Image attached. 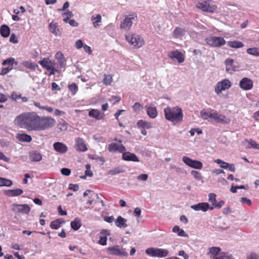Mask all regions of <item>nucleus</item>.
Segmentation results:
<instances>
[{
    "label": "nucleus",
    "mask_w": 259,
    "mask_h": 259,
    "mask_svg": "<svg viewBox=\"0 0 259 259\" xmlns=\"http://www.w3.org/2000/svg\"><path fill=\"white\" fill-rule=\"evenodd\" d=\"M38 118V116L35 112L24 113L17 116L15 122L21 128H25L28 131L36 130Z\"/></svg>",
    "instance_id": "1"
},
{
    "label": "nucleus",
    "mask_w": 259,
    "mask_h": 259,
    "mask_svg": "<svg viewBox=\"0 0 259 259\" xmlns=\"http://www.w3.org/2000/svg\"><path fill=\"white\" fill-rule=\"evenodd\" d=\"M164 112L165 118L174 123L182 121L183 114L182 109L179 107H168L164 109Z\"/></svg>",
    "instance_id": "2"
},
{
    "label": "nucleus",
    "mask_w": 259,
    "mask_h": 259,
    "mask_svg": "<svg viewBox=\"0 0 259 259\" xmlns=\"http://www.w3.org/2000/svg\"><path fill=\"white\" fill-rule=\"evenodd\" d=\"M37 130H45L52 127L55 123V120L51 117H42L38 116Z\"/></svg>",
    "instance_id": "3"
},
{
    "label": "nucleus",
    "mask_w": 259,
    "mask_h": 259,
    "mask_svg": "<svg viewBox=\"0 0 259 259\" xmlns=\"http://www.w3.org/2000/svg\"><path fill=\"white\" fill-rule=\"evenodd\" d=\"M146 253L151 256L163 257L168 254V251L165 249L150 247L145 251Z\"/></svg>",
    "instance_id": "4"
},
{
    "label": "nucleus",
    "mask_w": 259,
    "mask_h": 259,
    "mask_svg": "<svg viewBox=\"0 0 259 259\" xmlns=\"http://www.w3.org/2000/svg\"><path fill=\"white\" fill-rule=\"evenodd\" d=\"M125 39L135 47L140 48L144 44L143 39L138 34H128L125 35Z\"/></svg>",
    "instance_id": "5"
},
{
    "label": "nucleus",
    "mask_w": 259,
    "mask_h": 259,
    "mask_svg": "<svg viewBox=\"0 0 259 259\" xmlns=\"http://www.w3.org/2000/svg\"><path fill=\"white\" fill-rule=\"evenodd\" d=\"M197 7L204 12L210 13L214 12L217 8V7L213 4V3L210 0L198 3L197 5Z\"/></svg>",
    "instance_id": "6"
},
{
    "label": "nucleus",
    "mask_w": 259,
    "mask_h": 259,
    "mask_svg": "<svg viewBox=\"0 0 259 259\" xmlns=\"http://www.w3.org/2000/svg\"><path fill=\"white\" fill-rule=\"evenodd\" d=\"M231 86V82L227 79H224L217 83L215 86V92L219 95L223 91L229 89Z\"/></svg>",
    "instance_id": "7"
},
{
    "label": "nucleus",
    "mask_w": 259,
    "mask_h": 259,
    "mask_svg": "<svg viewBox=\"0 0 259 259\" xmlns=\"http://www.w3.org/2000/svg\"><path fill=\"white\" fill-rule=\"evenodd\" d=\"M183 161L188 166L195 169H200L202 167V163L201 161L193 160L187 156H183Z\"/></svg>",
    "instance_id": "8"
},
{
    "label": "nucleus",
    "mask_w": 259,
    "mask_h": 259,
    "mask_svg": "<svg viewBox=\"0 0 259 259\" xmlns=\"http://www.w3.org/2000/svg\"><path fill=\"white\" fill-rule=\"evenodd\" d=\"M108 253L113 255H117L120 256H126L127 253L124 251V249L120 248L119 245H114L109 247L107 249Z\"/></svg>",
    "instance_id": "9"
},
{
    "label": "nucleus",
    "mask_w": 259,
    "mask_h": 259,
    "mask_svg": "<svg viewBox=\"0 0 259 259\" xmlns=\"http://www.w3.org/2000/svg\"><path fill=\"white\" fill-rule=\"evenodd\" d=\"M206 40L209 45L215 47H221L226 43L225 40L221 37H211L207 38Z\"/></svg>",
    "instance_id": "10"
},
{
    "label": "nucleus",
    "mask_w": 259,
    "mask_h": 259,
    "mask_svg": "<svg viewBox=\"0 0 259 259\" xmlns=\"http://www.w3.org/2000/svg\"><path fill=\"white\" fill-rule=\"evenodd\" d=\"M12 206L13 208L12 209L14 212L28 214L30 211V207L26 204H18L14 203Z\"/></svg>",
    "instance_id": "11"
},
{
    "label": "nucleus",
    "mask_w": 259,
    "mask_h": 259,
    "mask_svg": "<svg viewBox=\"0 0 259 259\" xmlns=\"http://www.w3.org/2000/svg\"><path fill=\"white\" fill-rule=\"evenodd\" d=\"M136 17V13L125 16L124 21L121 23L120 27L124 29H130L133 24L132 20L135 19Z\"/></svg>",
    "instance_id": "12"
},
{
    "label": "nucleus",
    "mask_w": 259,
    "mask_h": 259,
    "mask_svg": "<svg viewBox=\"0 0 259 259\" xmlns=\"http://www.w3.org/2000/svg\"><path fill=\"white\" fill-rule=\"evenodd\" d=\"M168 56L174 61H177L179 63L183 62L184 61V57L183 54L178 51H174L170 52L168 54Z\"/></svg>",
    "instance_id": "13"
},
{
    "label": "nucleus",
    "mask_w": 259,
    "mask_h": 259,
    "mask_svg": "<svg viewBox=\"0 0 259 259\" xmlns=\"http://www.w3.org/2000/svg\"><path fill=\"white\" fill-rule=\"evenodd\" d=\"M213 120L216 122L222 123H229L231 120L225 116L219 114L217 111H213Z\"/></svg>",
    "instance_id": "14"
},
{
    "label": "nucleus",
    "mask_w": 259,
    "mask_h": 259,
    "mask_svg": "<svg viewBox=\"0 0 259 259\" xmlns=\"http://www.w3.org/2000/svg\"><path fill=\"white\" fill-rule=\"evenodd\" d=\"M75 141V148L76 150L80 152H84L88 150L87 146L82 138H77Z\"/></svg>",
    "instance_id": "15"
},
{
    "label": "nucleus",
    "mask_w": 259,
    "mask_h": 259,
    "mask_svg": "<svg viewBox=\"0 0 259 259\" xmlns=\"http://www.w3.org/2000/svg\"><path fill=\"white\" fill-rule=\"evenodd\" d=\"M239 85L241 89L244 90H249L252 88L253 82L249 78L244 77L240 80Z\"/></svg>",
    "instance_id": "16"
},
{
    "label": "nucleus",
    "mask_w": 259,
    "mask_h": 259,
    "mask_svg": "<svg viewBox=\"0 0 259 259\" xmlns=\"http://www.w3.org/2000/svg\"><path fill=\"white\" fill-rule=\"evenodd\" d=\"M53 147L56 152L61 154L65 153L68 150L67 146L63 143L59 142L54 143Z\"/></svg>",
    "instance_id": "17"
},
{
    "label": "nucleus",
    "mask_w": 259,
    "mask_h": 259,
    "mask_svg": "<svg viewBox=\"0 0 259 259\" xmlns=\"http://www.w3.org/2000/svg\"><path fill=\"white\" fill-rule=\"evenodd\" d=\"M191 208L196 211L202 210L205 212L208 210V203L207 202H200L191 206Z\"/></svg>",
    "instance_id": "18"
},
{
    "label": "nucleus",
    "mask_w": 259,
    "mask_h": 259,
    "mask_svg": "<svg viewBox=\"0 0 259 259\" xmlns=\"http://www.w3.org/2000/svg\"><path fill=\"white\" fill-rule=\"evenodd\" d=\"M122 159L125 161H132L135 162H139V158L134 154L129 152L123 153L122 154Z\"/></svg>",
    "instance_id": "19"
},
{
    "label": "nucleus",
    "mask_w": 259,
    "mask_h": 259,
    "mask_svg": "<svg viewBox=\"0 0 259 259\" xmlns=\"http://www.w3.org/2000/svg\"><path fill=\"white\" fill-rule=\"evenodd\" d=\"M145 108L147 109V115L150 118H154L157 116L158 112L156 107L152 105H147L145 106Z\"/></svg>",
    "instance_id": "20"
},
{
    "label": "nucleus",
    "mask_w": 259,
    "mask_h": 259,
    "mask_svg": "<svg viewBox=\"0 0 259 259\" xmlns=\"http://www.w3.org/2000/svg\"><path fill=\"white\" fill-rule=\"evenodd\" d=\"M29 158L32 161L38 162L42 159L41 154L37 151H32L29 152Z\"/></svg>",
    "instance_id": "21"
},
{
    "label": "nucleus",
    "mask_w": 259,
    "mask_h": 259,
    "mask_svg": "<svg viewBox=\"0 0 259 259\" xmlns=\"http://www.w3.org/2000/svg\"><path fill=\"white\" fill-rule=\"evenodd\" d=\"M89 115L90 117L95 118L97 120L102 119L104 116V113H101L97 109H92L89 112Z\"/></svg>",
    "instance_id": "22"
},
{
    "label": "nucleus",
    "mask_w": 259,
    "mask_h": 259,
    "mask_svg": "<svg viewBox=\"0 0 259 259\" xmlns=\"http://www.w3.org/2000/svg\"><path fill=\"white\" fill-rule=\"evenodd\" d=\"M114 222L116 226L118 228H125L127 226L126 223V220L121 216H118Z\"/></svg>",
    "instance_id": "23"
},
{
    "label": "nucleus",
    "mask_w": 259,
    "mask_h": 259,
    "mask_svg": "<svg viewBox=\"0 0 259 259\" xmlns=\"http://www.w3.org/2000/svg\"><path fill=\"white\" fill-rule=\"evenodd\" d=\"M11 29L10 27L6 25L3 24L0 28V34L4 37H8L10 34Z\"/></svg>",
    "instance_id": "24"
},
{
    "label": "nucleus",
    "mask_w": 259,
    "mask_h": 259,
    "mask_svg": "<svg viewBox=\"0 0 259 259\" xmlns=\"http://www.w3.org/2000/svg\"><path fill=\"white\" fill-rule=\"evenodd\" d=\"M234 60L232 59H227L225 61V65L226 66V70L229 73H232L235 71L233 64L234 63Z\"/></svg>",
    "instance_id": "25"
},
{
    "label": "nucleus",
    "mask_w": 259,
    "mask_h": 259,
    "mask_svg": "<svg viewBox=\"0 0 259 259\" xmlns=\"http://www.w3.org/2000/svg\"><path fill=\"white\" fill-rule=\"evenodd\" d=\"M23 192V190L21 189H16L13 190H8L5 191V193L9 196L14 197L19 196Z\"/></svg>",
    "instance_id": "26"
},
{
    "label": "nucleus",
    "mask_w": 259,
    "mask_h": 259,
    "mask_svg": "<svg viewBox=\"0 0 259 259\" xmlns=\"http://www.w3.org/2000/svg\"><path fill=\"white\" fill-rule=\"evenodd\" d=\"M185 30L182 28L177 27L172 32V36L175 38H180L185 35Z\"/></svg>",
    "instance_id": "27"
},
{
    "label": "nucleus",
    "mask_w": 259,
    "mask_h": 259,
    "mask_svg": "<svg viewBox=\"0 0 259 259\" xmlns=\"http://www.w3.org/2000/svg\"><path fill=\"white\" fill-rule=\"evenodd\" d=\"M56 59L57 60L58 63L61 67H64L65 59L63 53L61 52H58L55 55Z\"/></svg>",
    "instance_id": "28"
},
{
    "label": "nucleus",
    "mask_w": 259,
    "mask_h": 259,
    "mask_svg": "<svg viewBox=\"0 0 259 259\" xmlns=\"http://www.w3.org/2000/svg\"><path fill=\"white\" fill-rule=\"evenodd\" d=\"M213 111L212 110V112H208L202 110L200 112L201 117L204 119H207L209 121H212L213 120Z\"/></svg>",
    "instance_id": "29"
},
{
    "label": "nucleus",
    "mask_w": 259,
    "mask_h": 259,
    "mask_svg": "<svg viewBox=\"0 0 259 259\" xmlns=\"http://www.w3.org/2000/svg\"><path fill=\"white\" fill-rule=\"evenodd\" d=\"M17 138L20 142H30L32 140L31 137L26 134H18Z\"/></svg>",
    "instance_id": "30"
},
{
    "label": "nucleus",
    "mask_w": 259,
    "mask_h": 259,
    "mask_svg": "<svg viewBox=\"0 0 259 259\" xmlns=\"http://www.w3.org/2000/svg\"><path fill=\"white\" fill-rule=\"evenodd\" d=\"M71 228L75 230H78L81 226V221L78 218H75L70 223Z\"/></svg>",
    "instance_id": "31"
},
{
    "label": "nucleus",
    "mask_w": 259,
    "mask_h": 259,
    "mask_svg": "<svg viewBox=\"0 0 259 259\" xmlns=\"http://www.w3.org/2000/svg\"><path fill=\"white\" fill-rule=\"evenodd\" d=\"M50 31L55 35L60 34V31L56 23L51 22L49 25Z\"/></svg>",
    "instance_id": "32"
},
{
    "label": "nucleus",
    "mask_w": 259,
    "mask_h": 259,
    "mask_svg": "<svg viewBox=\"0 0 259 259\" xmlns=\"http://www.w3.org/2000/svg\"><path fill=\"white\" fill-rule=\"evenodd\" d=\"M101 16L100 14H97L96 16L93 15L91 17L92 21L95 20V21L93 22V24L94 27L97 28L99 26V23L101 22Z\"/></svg>",
    "instance_id": "33"
},
{
    "label": "nucleus",
    "mask_w": 259,
    "mask_h": 259,
    "mask_svg": "<svg viewBox=\"0 0 259 259\" xmlns=\"http://www.w3.org/2000/svg\"><path fill=\"white\" fill-rule=\"evenodd\" d=\"M212 259H234L231 255L224 252H221L219 256H213L211 257Z\"/></svg>",
    "instance_id": "34"
},
{
    "label": "nucleus",
    "mask_w": 259,
    "mask_h": 259,
    "mask_svg": "<svg viewBox=\"0 0 259 259\" xmlns=\"http://www.w3.org/2000/svg\"><path fill=\"white\" fill-rule=\"evenodd\" d=\"M62 223L63 222H61L60 219L54 220L51 223L50 227L53 229H58L60 227Z\"/></svg>",
    "instance_id": "35"
},
{
    "label": "nucleus",
    "mask_w": 259,
    "mask_h": 259,
    "mask_svg": "<svg viewBox=\"0 0 259 259\" xmlns=\"http://www.w3.org/2000/svg\"><path fill=\"white\" fill-rule=\"evenodd\" d=\"M137 125L138 127L142 128L146 127L149 128L152 127L151 124L150 122L143 120L138 121L137 122Z\"/></svg>",
    "instance_id": "36"
},
{
    "label": "nucleus",
    "mask_w": 259,
    "mask_h": 259,
    "mask_svg": "<svg viewBox=\"0 0 259 259\" xmlns=\"http://www.w3.org/2000/svg\"><path fill=\"white\" fill-rule=\"evenodd\" d=\"M228 45L233 48H240L243 46V44L239 41H229Z\"/></svg>",
    "instance_id": "37"
},
{
    "label": "nucleus",
    "mask_w": 259,
    "mask_h": 259,
    "mask_svg": "<svg viewBox=\"0 0 259 259\" xmlns=\"http://www.w3.org/2000/svg\"><path fill=\"white\" fill-rule=\"evenodd\" d=\"M124 171L122 167L118 166L115 167L112 169L108 171V174L111 175H115L116 174L122 173Z\"/></svg>",
    "instance_id": "38"
},
{
    "label": "nucleus",
    "mask_w": 259,
    "mask_h": 259,
    "mask_svg": "<svg viewBox=\"0 0 259 259\" xmlns=\"http://www.w3.org/2000/svg\"><path fill=\"white\" fill-rule=\"evenodd\" d=\"M246 142L247 143L248 145H247V147L248 148H253L254 149H257L259 150V144H257L254 141L250 140H246Z\"/></svg>",
    "instance_id": "39"
},
{
    "label": "nucleus",
    "mask_w": 259,
    "mask_h": 259,
    "mask_svg": "<svg viewBox=\"0 0 259 259\" xmlns=\"http://www.w3.org/2000/svg\"><path fill=\"white\" fill-rule=\"evenodd\" d=\"M247 53L254 56H259V48H249L247 50Z\"/></svg>",
    "instance_id": "40"
},
{
    "label": "nucleus",
    "mask_w": 259,
    "mask_h": 259,
    "mask_svg": "<svg viewBox=\"0 0 259 259\" xmlns=\"http://www.w3.org/2000/svg\"><path fill=\"white\" fill-rule=\"evenodd\" d=\"M39 64L48 70H50L51 69L52 63L50 61H48L45 60H43L39 61Z\"/></svg>",
    "instance_id": "41"
},
{
    "label": "nucleus",
    "mask_w": 259,
    "mask_h": 259,
    "mask_svg": "<svg viewBox=\"0 0 259 259\" xmlns=\"http://www.w3.org/2000/svg\"><path fill=\"white\" fill-rule=\"evenodd\" d=\"M191 174L197 181H201L202 183L203 182L201 174L199 171L196 170H192Z\"/></svg>",
    "instance_id": "42"
},
{
    "label": "nucleus",
    "mask_w": 259,
    "mask_h": 259,
    "mask_svg": "<svg viewBox=\"0 0 259 259\" xmlns=\"http://www.w3.org/2000/svg\"><path fill=\"white\" fill-rule=\"evenodd\" d=\"M13 64H15L16 65L18 64V63L15 61V59L13 58H9L3 61L2 63V65L4 66H6L8 64H10L12 65Z\"/></svg>",
    "instance_id": "43"
},
{
    "label": "nucleus",
    "mask_w": 259,
    "mask_h": 259,
    "mask_svg": "<svg viewBox=\"0 0 259 259\" xmlns=\"http://www.w3.org/2000/svg\"><path fill=\"white\" fill-rule=\"evenodd\" d=\"M220 251L221 248L218 247H212L209 249V252L213 255L212 256H218L217 255H218ZM211 257H212V256Z\"/></svg>",
    "instance_id": "44"
},
{
    "label": "nucleus",
    "mask_w": 259,
    "mask_h": 259,
    "mask_svg": "<svg viewBox=\"0 0 259 259\" xmlns=\"http://www.w3.org/2000/svg\"><path fill=\"white\" fill-rule=\"evenodd\" d=\"M112 81V77L110 75H104V77L103 80L104 84L105 85H109L110 84L111 81Z\"/></svg>",
    "instance_id": "45"
},
{
    "label": "nucleus",
    "mask_w": 259,
    "mask_h": 259,
    "mask_svg": "<svg viewBox=\"0 0 259 259\" xmlns=\"http://www.w3.org/2000/svg\"><path fill=\"white\" fill-rule=\"evenodd\" d=\"M118 146L117 143H112L109 145L108 149L110 152H115L117 151Z\"/></svg>",
    "instance_id": "46"
},
{
    "label": "nucleus",
    "mask_w": 259,
    "mask_h": 259,
    "mask_svg": "<svg viewBox=\"0 0 259 259\" xmlns=\"http://www.w3.org/2000/svg\"><path fill=\"white\" fill-rule=\"evenodd\" d=\"M214 162L220 165V167L223 168H227L228 166V163L221 160L218 159L214 160Z\"/></svg>",
    "instance_id": "47"
},
{
    "label": "nucleus",
    "mask_w": 259,
    "mask_h": 259,
    "mask_svg": "<svg viewBox=\"0 0 259 259\" xmlns=\"http://www.w3.org/2000/svg\"><path fill=\"white\" fill-rule=\"evenodd\" d=\"M69 90L74 95L77 91L78 88L76 84L74 83L71 84L68 87Z\"/></svg>",
    "instance_id": "48"
},
{
    "label": "nucleus",
    "mask_w": 259,
    "mask_h": 259,
    "mask_svg": "<svg viewBox=\"0 0 259 259\" xmlns=\"http://www.w3.org/2000/svg\"><path fill=\"white\" fill-rule=\"evenodd\" d=\"M246 259H259V255L254 252L248 254Z\"/></svg>",
    "instance_id": "49"
},
{
    "label": "nucleus",
    "mask_w": 259,
    "mask_h": 259,
    "mask_svg": "<svg viewBox=\"0 0 259 259\" xmlns=\"http://www.w3.org/2000/svg\"><path fill=\"white\" fill-rule=\"evenodd\" d=\"M208 197H209V199H208L209 202L212 203L216 202L217 200H216V198H215V197H216L215 194L209 193L208 195Z\"/></svg>",
    "instance_id": "50"
},
{
    "label": "nucleus",
    "mask_w": 259,
    "mask_h": 259,
    "mask_svg": "<svg viewBox=\"0 0 259 259\" xmlns=\"http://www.w3.org/2000/svg\"><path fill=\"white\" fill-rule=\"evenodd\" d=\"M24 65L27 68L31 69H35L36 67H37V65L33 63H30L28 62H26L24 63Z\"/></svg>",
    "instance_id": "51"
},
{
    "label": "nucleus",
    "mask_w": 259,
    "mask_h": 259,
    "mask_svg": "<svg viewBox=\"0 0 259 259\" xmlns=\"http://www.w3.org/2000/svg\"><path fill=\"white\" fill-rule=\"evenodd\" d=\"M61 172L63 175L68 176L71 174V170L67 168H63L61 169Z\"/></svg>",
    "instance_id": "52"
},
{
    "label": "nucleus",
    "mask_w": 259,
    "mask_h": 259,
    "mask_svg": "<svg viewBox=\"0 0 259 259\" xmlns=\"http://www.w3.org/2000/svg\"><path fill=\"white\" fill-rule=\"evenodd\" d=\"M12 69V67L10 68L9 67L3 68L0 73L1 75H4L7 74L10 70Z\"/></svg>",
    "instance_id": "53"
},
{
    "label": "nucleus",
    "mask_w": 259,
    "mask_h": 259,
    "mask_svg": "<svg viewBox=\"0 0 259 259\" xmlns=\"http://www.w3.org/2000/svg\"><path fill=\"white\" fill-rule=\"evenodd\" d=\"M148 178V176L147 174H141V175H139L137 177V179L138 180H141V181H146L147 180Z\"/></svg>",
    "instance_id": "54"
},
{
    "label": "nucleus",
    "mask_w": 259,
    "mask_h": 259,
    "mask_svg": "<svg viewBox=\"0 0 259 259\" xmlns=\"http://www.w3.org/2000/svg\"><path fill=\"white\" fill-rule=\"evenodd\" d=\"M107 237H100V239L99 240V243L100 244L102 245H105L107 244Z\"/></svg>",
    "instance_id": "55"
},
{
    "label": "nucleus",
    "mask_w": 259,
    "mask_h": 259,
    "mask_svg": "<svg viewBox=\"0 0 259 259\" xmlns=\"http://www.w3.org/2000/svg\"><path fill=\"white\" fill-rule=\"evenodd\" d=\"M142 105L138 102L135 103V104L133 106V108L136 112L139 111L142 108Z\"/></svg>",
    "instance_id": "56"
},
{
    "label": "nucleus",
    "mask_w": 259,
    "mask_h": 259,
    "mask_svg": "<svg viewBox=\"0 0 259 259\" xmlns=\"http://www.w3.org/2000/svg\"><path fill=\"white\" fill-rule=\"evenodd\" d=\"M69 189L73 190V191H76L79 189V186L77 184H70L69 185Z\"/></svg>",
    "instance_id": "57"
},
{
    "label": "nucleus",
    "mask_w": 259,
    "mask_h": 259,
    "mask_svg": "<svg viewBox=\"0 0 259 259\" xmlns=\"http://www.w3.org/2000/svg\"><path fill=\"white\" fill-rule=\"evenodd\" d=\"M10 41L13 42L14 44H17L18 42V39H17L16 35L14 33H12L10 38Z\"/></svg>",
    "instance_id": "58"
},
{
    "label": "nucleus",
    "mask_w": 259,
    "mask_h": 259,
    "mask_svg": "<svg viewBox=\"0 0 259 259\" xmlns=\"http://www.w3.org/2000/svg\"><path fill=\"white\" fill-rule=\"evenodd\" d=\"M10 98L13 100L17 101V99H20L21 95H17L15 92H12L10 96Z\"/></svg>",
    "instance_id": "59"
},
{
    "label": "nucleus",
    "mask_w": 259,
    "mask_h": 259,
    "mask_svg": "<svg viewBox=\"0 0 259 259\" xmlns=\"http://www.w3.org/2000/svg\"><path fill=\"white\" fill-rule=\"evenodd\" d=\"M13 182L12 181L5 179H4V186L10 187L12 186Z\"/></svg>",
    "instance_id": "60"
},
{
    "label": "nucleus",
    "mask_w": 259,
    "mask_h": 259,
    "mask_svg": "<svg viewBox=\"0 0 259 259\" xmlns=\"http://www.w3.org/2000/svg\"><path fill=\"white\" fill-rule=\"evenodd\" d=\"M141 213V209L139 207H136L134 211L133 214L136 217H140Z\"/></svg>",
    "instance_id": "61"
},
{
    "label": "nucleus",
    "mask_w": 259,
    "mask_h": 259,
    "mask_svg": "<svg viewBox=\"0 0 259 259\" xmlns=\"http://www.w3.org/2000/svg\"><path fill=\"white\" fill-rule=\"evenodd\" d=\"M104 220L107 223H111L114 221V218L113 216H107L104 218Z\"/></svg>",
    "instance_id": "62"
},
{
    "label": "nucleus",
    "mask_w": 259,
    "mask_h": 259,
    "mask_svg": "<svg viewBox=\"0 0 259 259\" xmlns=\"http://www.w3.org/2000/svg\"><path fill=\"white\" fill-rule=\"evenodd\" d=\"M224 201L223 200L220 201L218 203H213V205L215 208H221L224 204Z\"/></svg>",
    "instance_id": "63"
},
{
    "label": "nucleus",
    "mask_w": 259,
    "mask_h": 259,
    "mask_svg": "<svg viewBox=\"0 0 259 259\" xmlns=\"http://www.w3.org/2000/svg\"><path fill=\"white\" fill-rule=\"evenodd\" d=\"M126 148L123 145H120L118 146V149L117 151H118L120 153H122V154L123 153H125Z\"/></svg>",
    "instance_id": "64"
}]
</instances>
